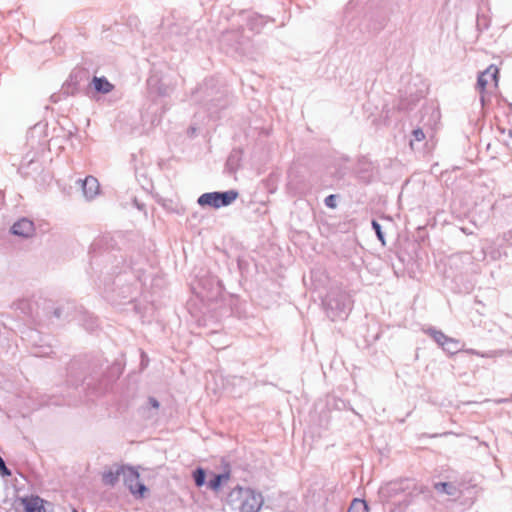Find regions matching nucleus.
I'll use <instances>...</instances> for the list:
<instances>
[{
    "instance_id": "f257e3e1",
    "label": "nucleus",
    "mask_w": 512,
    "mask_h": 512,
    "mask_svg": "<svg viewBox=\"0 0 512 512\" xmlns=\"http://www.w3.org/2000/svg\"><path fill=\"white\" fill-rule=\"evenodd\" d=\"M263 502L261 493L241 486H236L227 495V503L240 512H259Z\"/></svg>"
},
{
    "instance_id": "f03ea898",
    "label": "nucleus",
    "mask_w": 512,
    "mask_h": 512,
    "mask_svg": "<svg viewBox=\"0 0 512 512\" xmlns=\"http://www.w3.org/2000/svg\"><path fill=\"white\" fill-rule=\"evenodd\" d=\"M327 316L335 321L344 319L350 310V297L340 288H332L323 300Z\"/></svg>"
},
{
    "instance_id": "7ed1b4c3",
    "label": "nucleus",
    "mask_w": 512,
    "mask_h": 512,
    "mask_svg": "<svg viewBox=\"0 0 512 512\" xmlns=\"http://www.w3.org/2000/svg\"><path fill=\"white\" fill-rule=\"evenodd\" d=\"M238 195L239 193L233 189L223 192H207L199 196L197 203L201 207L209 206L214 209H219L232 204L238 198Z\"/></svg>"
},
{
    "instance_id": "20e7f679",
    "label": "nucleus",
    "mask_w": 512,
    "mask_h": 512,
    "mask_svg": "<svg viewBox=\"0 0 512 512\" xmlns=\"http://www.w3.org/2000/svg\"><path fill=\"white\" fill-rule=\"evenodd\" d=\"M416 490L415 484L410 480H403L400 482L388 483L382 488V493L388 497H395L401 493H405V499L401 503L403 507H407L411 504V497Z\"/></svg>"
},
{
    "instance_id": "39448f33",
    "label": "nucleus",
    "mask_w": 512,
    "mask_h": 512,
    "mask_svg": "<svg viewBox=\"0 0 512 512\" xmlns=\"http://www.w3.org/2000/svg\"><path fill=\"white\" fill-rule=\"evenodd\" d=\"M140 475L138 471L130 466L125 467L123 474L124 484L127 486L131 494L136 497H144V493L147 491V487L140 481Z\"/></svg>"
},
{
    "instance_id": "423d86ee",
    "label": "nucleus",
    "mask_w": 512,
    "mask_h": 512,
    "mask_svg": "<svg viewBox=\"0 0 512 512\" xmlns=\"http://www.w3.org/2000/svg\"><path fill=\"white\" fill-rule=\"evenodd\" d=\"M498 68L494 65H490L485 71L481 72L478 75L476 88L479 90L481 96L480 101L482 105L485 103L484 92L489 83V79H493L497 82Z\"/></svg>"
},
{
    "instance_id": "0eeeda50",
    "label": "nucleus",
    "mask_w": 512,
    "mask_h": 512,
    "mask_svg": "<svg viewBox=\"0 0 512 512\" xmlns=\"http://www.w3.org/2000/svg\"><path fill=\"white\" fill-rule=\"evenodd\" d=\"M11 232L14 235L28 238L34 233V223L27 218H22L13 224Z\"/></svg>"
},
{
    "instance_id": "6e6552de",
    "label": "nucleus",
    "mask_w": 512,
    "mask_h": 512,
    "mask_svg": "<svg viewBox=\"0 0 512 512\" xmlns=\"http://www.w3.org/2000/svg\"><path fill=\"white\" fill-rule=\"evenodd\" d=\"M82 190L87 200H92L99 193L100 185L98 180L93 176H87L84 180H79Z\"/></svg>"
},
{
    "instance_id": "1a4fd4ad",
    "label": "nucleus",
    "mask_w": 512,
    "mask_h": 512,
    "mask_svg": "<svg viewBox=\"0 0 512 512\" xmlns=\"http://www.w3.org/2000/svg\"><path fill=\"white\" fill-rule=\"evenodd\" d=\"M125 467L124 465H119L105 471L102 476L104 484L114 486L119 481L120 477L123 478Z\"/></svg>"
},
{
    "instance_id": "9d476101",
    "label": "nucleus",
    "mask_w": 512,
    "mask_h": 512,
    "mask_svg": "<svg viewBox=\"0 0 512 512\" xmlns=\"http://www.w3.org/2000/svg\"><path fill=\"white\" fill-rule=\"evenodd\" d=\"M91 84L94 90L99 94H108L114 89V85L104 76H94Z\"/></svg>"
},
{
    "instance_id": "9b49d317",
    "label": "nucleus",
    "mask_w": 512,
    "mask_h": 512,
    "mask_svg": "<svg viewBox=\"0 0 512 512\" xmlns=\"http://www.w3.org/2000/svg\"><path fill=\"white\" fill-rule=\"evenodd\" d=\"M26 512H45L44 500L39 496H31L30 498H23Z\"/></svg>"
},
{
    "instance_id": "f8f14e48",
    "label": "nucleus",
    "mask_w": 512,
    "mask_h": 512,
    "mask_svg": "<svg viewBox=\"0 0 512 512\" xmlns=\"http://www.w3.org/2000/svg\"><path fill=\"white\" fill-rule=\"evenodd\" d=\"M435 489L440 493H445L449 496L457 498L459 496V489L453 484L449 482H439L435 484Z\"/></svg>"
},
{
    "instance_id": "ddd939ff",
    "label": "nucleus",
    "mask_w": 512,
    "mask_h": 512,
    "mask_svg": "<svg viewBox=\"0 0 512 512\" xmlns=\"http://www.w3.org/2000/svg\"><path fill=\"white\" fill-rule=\"evenodd\" d=\"M229 478H230L229 472L215 474L208 481V487L213 491H217L223 483H225L229 480Z\"/></svg>"
},
{
    "instance_id": "4468645a",
    "label": "nucleus",
    "mask_w": 512,
    "mask_h": 512,
    "mask_svg": "<svg viewBox=\"0 0 512 512\" xmlns=\"http://www.w3.org/2000/svg\"><path fill=\"white\" fill-rule=\"evenodd\" d=\"M443 350L450 353V354H454V353H457L458 351H460V342L459 340L455 339V338H451V337H448L446 339V341L444 342V345L442 346Z\"/></svg>"
},
{
    "instance_id": "2eb2a0df",
    "label": "nucleus",
    "mask_w": 512,
    "mask_h": 512,
    "mask_svg": "<svg viewBox=\"0 0 512 512\" xmlns=\"http://www.w3.org/2000/svg\"><path fill=\"white\" fill-rule=\"evenodd\" d=\"M427 334L430 335L434 341L439 345V346H443L444 345V342L446 341V339L448 338L447 335H445L442 331L440 330H437L435 328H429L427 331Z\"/></svg>"
},
{
    "instance_id": "dca6fc26",
    "label": "nucleus",
    "mask_w": 512,
    "mask_h": 512,
    "mask_svg": "<svg viewBox=\"0 0 512 512\" xmlns=\"http://www.w3.org/2000/svg\"><path fill=\"white\" fill-rule=\"evenodd\" d=\"M347 512H368V505L366 501L355 498Z\"/></svg>"
},
{
    "instance_id": "f3484780",
    "label": "nucleus",
    "mask_w": 512,
    "mask_h": 512,
    "mask_svg": "<svg viewBox=\"0 0 512 512\" xmlns=\"http://www.w3.org/2000/svg\"><path fill=\"white\" fill-rule=\"evenodd\" d=\"M205 478H206V473L203 468L198 467L196 470H194L193 479H194L195 485L197 487H201L205 484Z\"/></svg>"
},
{
    "instance_id": "a211bd4d",
    "label": "nucleus",
    "mask_w": 512,
    "mask_h": 512,
    "mask_svg": "<svg viewBox=\"0 0 512 512\" xmlns=\"http://www.w3.org/2000/svg\"><path fill=\"white\" fill-rule=\"evenodd\" d=\"M372 228L375 231L378 239L384 244V234L382 232L381 225L376 220H373L372 221Z\"/></svg>"
},
{
    "instance_id": "6ab92c4d",
    "label": "nucleus",
    "mask_w": 512,
    "mask_h": 512,
    "mask_svg": "<svg viewBox=\"0 0 512 512\" xmlns=\"http://www.w3.org/2000/svg\"><path fill=\"white\" fill-rule=\"evenodd\" d=\"M504 353H505L504 350H492V351H488V352H485V353L481 352L480 357H483V358H494V357L502 356V355H504Z\"/></svg>"
},
{
    "instance_id": "aec40b11",
    "label": "nucleus",
    "mask_w": 512,
    "mask_h": 512,
    "mask_svg": "<svg viewBox=\"0 0 512 512\" xmlns=\"http://www.w3.org/2000/svg\"><path fill=\"white\" fill-rule=\"evenodd\" d=\"M52 353V349L50 346H47V347H41L40 349L38 350H35L33 352V354L37 357H45V356H48Z\"/></svg>"
},
{
    "instance_id": "412c9836",
    "label": "nucleus",
    "mask_w": 512,
    "mask_h": 512,
    "mask_svg": "<svg viewBox=\"0 0 512 512\" xmlns=\"http://www.w3.org/2000/svg\"><path fill=\"white\" fill-rule=\"evenodd\" d=\"M324 203L329 208H335L336 207V196L335 195H329L325 198Z\"/></svg>"
},
{
    "instance_id": "4be33fe9",
    "label": "nucleus",
    "mask_w": 512,
    "mask_h": 512,
    "mask_svg": "<svg viewBox=\"0 0 512 512\" xmlns=\"http://www.w3.org/2000/svg\"><path fill=\"white\" fill-rule=\"evenodd\" d=\"M0 475L2 476H10L11 471L6 467L3 458L0 456Z\"/></svg>"
},
{
    "instance_id": "5701e85b",
    "label": "nucleus",
    "mask_w": 512,
    "mask_h": 512,
    "mask_svg": "<svg viewBox=\"0 0 512 512\" xmlns=\"http://www.w3.org/2000/svg\"><path fill=\"white\" fill-rule=\"evenodd\" d=\"M412 134H413L414 140L418 141V142L424 140V138H425V134H424L423 130L420 128L413 130Z\"/></svg>"
},
{
    "instance_id": "b1692460",
    "label": "nucleus",
    "mask_w": 512,
    "mask_h": 512,
    "mask_svg": "<svg viewBox=\"0 0 512 512\" xmlns=\"http://www.w3.org/2000/svg\"><path fill=\"white\" fill-rule=\"evenodd\" d=\"M148 402H149L150 406L154 409H158L160 406L159 401L154 397H150Z\"/></svg>"
},
{
    "instance_id": "393cba45",
    "label": "nucleus",
    "mask_w": 512,
    "mask_h": 512,
    "mask_svg": "<svg viewBox=\"0 0 512 512\" xmlns=\"http://www.w3.org/2000/svg\"><path fill=\"white\" fill-rule=\"evenodd\" d=\"M64 314V307H57L55 310H54V315L56 318H61Z\"/></svg>"
},
{
    "instance_id": "a878e982",
    "label": "nucleus",
    "mask_w": 512,
    "mask_h": 512,
    "mask_svg": "<svg viewBox=\"0 0 512 512\" xmlns=\"http://www.w3.org/2000/svg\"><path fill=\"white\" fill-rule=\"evenodd\" d=\"M466 352L469 353V354H472V355L479 356V357H480V354H481L480 351H477V350H474V349H468Z\"/></svg>"
},
{
    "instance_id": "bb28decb",
    "label": "nucleus",
    "mask_w": 512,
    "mask_h": 512,
    "mask_svg": "<svg viewBox=\"0 0 512 512\" xmlns=\"http://www.w3.org/2000/svg\"><path fill=\"white\" fill-rule=\"evenodd\" d=\"M72 512H77V510L74 509Z\"/></svg>"
}]
</instances>
